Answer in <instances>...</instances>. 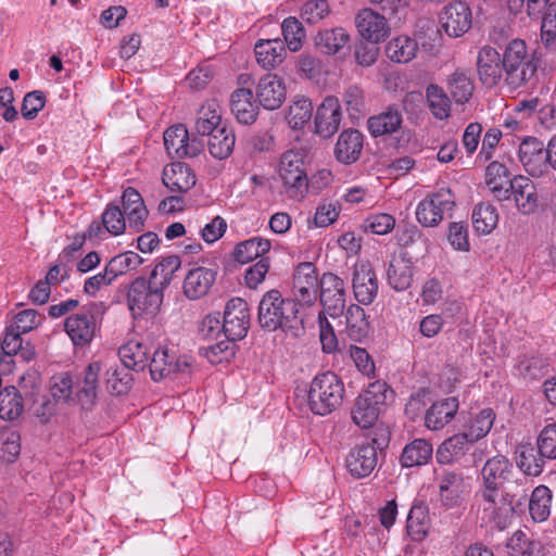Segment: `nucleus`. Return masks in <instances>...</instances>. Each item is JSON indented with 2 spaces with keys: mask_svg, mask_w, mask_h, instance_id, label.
Masks as SVG:
<instances>
[{
  "mask_svg": "<svg viewBox=\"0 0 556 556\" xmlns=\"http://www.w3.org/2000/svg\"><path fill=\"white\" fill-rule=\"evenodd\" d=\"M513 464L503 455L489 458L481 469L482 484L473 496L472 509L477 517L498 530L506 529L515 507L527 500L528 479L513 480Z\"/></svg>",
  "mask_w": 556,
  "mask_h": 556,
  "instance_id": "1",
  "label": "nucleus"
},
{
  "mask_svg": "<svg viewBox=\"0 0 556 556\" xmlns=\"http://www.w3.org/2000/svg\"><path fill=\"white\" fill-rule=\"evenodd\" d=\"M257 320L260 326L269 332L277 330L289 332L302 326L298 303L292 299L283 298L276 289L263 294L258 304Z\"/></svg>",
  "mask_w": 556,
  "mask_h": 556,
  "instance_id": "2",
  "label": "nucleus"
},
{
  "mask_svg": "<svg viewBox=\"0 0 556 556\" xmlns=\"http://www.w3.org/2000/svg\"><path fill=\"white\" fill-rule=\"evenodd\" d=\"M503 66L505 83L517 89L532 83L535 78L538 64L529 54L525 40L515 38L510 40L503 51Z\"/></svg>",
  "mask_w": 556,
  "mask_h": 556,
  "instance_id": "3",
  "label": "nucleus"
},
{
  "mask_svg": "<svg viewBox=\"0 0 556 556\" xmlns=\"http://www.w3.org/2000/svg\"><path fill=\"white\" fill-rule=\"evenodd\" d=\"M344 395V384L332 371L317 375L311 382L308 405L311 410L320 416L328 415L338 408Z\"/></svg>",
  "mask_w": 556,
  "mask_h": 556,
  "instance_id": "4",
  "label": "nucleus"
},
{
  "mask_svg": "<svg viewBox=\"0 0 556 556\" xmlns=\"http://www.w3.org/2000/svg\"><path fill=\"white\" fill-rule=\"evenodd\" d=\"M390 395H392V391L384 381L377 380L369 383L366 390L356 397L352 407L353 422L363 429L372 427Z\"/></svg>",
  "mask_w": 556,
  "mask_h": 556,
  "instance_id": "5",
  "label": "nucleus"
},
{
  "mask_svg": "<svg viewBox=\"0 0 556 556\" xmlns=\"http://www.w3.org/2000/svg\"><path fill=\"white\" fill-rule=\"evenodd\" d=\"M192 365V357L180 354L174 345H162L154 351L149 368L152 379L160 381L175 375H189Z\"/></svg>",
  "mask_w": 556,
  "mask_h": 556,
  "instance_id": "6",
  "label": "nucleus"
},
{
  "mask_svg": "<svg viewBox=\"0 0 556 556\" xmlns=\"http://www.w3.org/2000/svg\"><path fill=\"white\" fill-rule=\"evenodd\" d=\"M278 172L289 198H304L308 180L304 170L303 154L295 150L286 151L281 155Z\"/></svg>",
  "mask_w": 556,
  "mask_h": 556,
  "instance_id": "7",
  "label": "nucleus"
},
{
  "mask_svg": "<svg viewBox=\"0 0 556 556\" xmlns=\"http://www.w3.org/2000/svg\"><path fill=\"white\" fill-rule=\"evenodd\" d=\"M128 307L135 317L155 314L162 302L163 292L150 281L140 277L135 279L127 293Z\"/></svg>",
  "mask_w": 556,
  "mask_h": 556,
  "instance_id": "8",
  "label": "nucleus"
},
{
  "mask_svg": "<svg viewBox=\"0 0 556 556\" xmlns=\"http://www.w3.org/2000/svg\"><path fill=\"white\" fill-rule=\"evenodd\" d=\"M455 205L448 189H441L421 200L416 208V218L425 227L437 226L445 215H450Z\"/></svg>",
  "mask_w": 556,
  "mask_h": 556,
  "instance_id": "9",
  "label": "nucleus"
},
{
  "mask_svg": "<svg viewBox=\"0 0 556 556\" xmlns=\"http://www.w3.org/2000/svg\"><path fill=\"white\" fill-rule=\"evenodd\" d=\"M102 303H93L83 313L74 314L65 320V331L74 345H88L96 333L97 325L94 316L102 312Z\"/></svg>",
  "mask_w": 556,
  "mask_h": 556,
  "instance_id": "10",
  "label": "nucleus"
},
{
  "mask_svg": "<svg viewBox=\"0 0 556 556\" xmlns=\"http://www.w3.org/2000/svg\"><path fill=\"white\" fill-rule=\"evenodd\" d=\"M439 501L445 508L460 506L469 492V485L460 471L443 470L437 476Z\"/></svg>",
  "mask_w": 556,
  "mask_h": 556,
  "instance_id": "11",
  "label": "nucleus"
},
{
  "mask_svg": "<svg viewBox=\"0 0 556 556\" xmlns=\"http://www.w3.org/2000/svg\"><path fill=\"white\" fill-rule=\"evenodd\" d=\"M319 285V296L324 311L332 318L340 317L346 306L344 280L332 273H326L321 276Z\"/></svg>",
  "mask_w": 556,
  "mask_h": 556,
  "instance_id": "12",
  "label": "nucleus"
},
{
  "mask_svg": "<svg viewBox=\"0 0 556 556\" xmlns=\"http://www.w3.org/2000/svg\"><path fill=\"white\" fill-rule=\"evenodd\" d=\"M250 327L248 303L241 298H233L226 304L223 318V333L226 339H243Z\"/></svg>",
  "mask_w": 556,
  "mask_h": 556,
  "instance_id": "13",
  "label": "nucleus"
},
{
  "mask_svg": "<svg viewBox=\"0 0 556 556\" xmlns=\"http://www.w3.org/2000/svg\"><path fill=\"white\" fill-rule=\"evenodd\" d=\"M164 147L172 157H194L204 149L202 140L189 137L187 128L175 125L164 132Z\"/></svg>",
  "mask_w": 556,
  "mask_h": 556,
  "instance_id": "14",
  "label": "nucleus"
},
{
  "mask_svg": "<svg viewBox=\"0 0 556 556\" xmlns=\"http://www.w3.org/2000/svg\"><path fill=\"white\" fill-rule=\"evenodd\" d=\"M439 22L447 36L452 38L460 37L471 27L470 8L462 1L451 2L442 9Z\"/></svg>",
  "mask_w": 556,
  "mask_h": 556,
  "instance_id": "15",
  "label": "nucleus"
},
{
  "mask_svg": "<svg viewBox=\"0 0 556 556\" xmlns=\"http://www.w3.org/2000/svg\"><path fill=\"white\" fill-rule=\"evenodd\" d=\"M319 280L313 263H301L293 275V295L296 303L313 304L317 299Z\"/></svg>",
  "mask_w": 556,
  "mask_h": 556,
  "instance_id": "16",
  "label": "nucleus"
},
{
  "mask_svg": "<svg viewBox=\"0 0 556 556\" xmlns=\"http://www.w3.org/2000/svg\"><path fill=\"white\" fill-rule=\"evenodd\" d=\"M477 72L479 79L485 87L498 85L504 76L503 56L491 47L483 46L477 55Z\"/></svg>",
  "mask_w": 556,
  "mask_h": 556,
  "instance_id": "17",
  "label": "nucleus"
},
{
  "mask_svg": "<svg viewBox=\"0 0 556 556\" xmlns=\"http://www.w3.org/2000/svg\"><path fill=\"white\" fill-rule=\"evenodd\" d=\"M354 296L358 303L369 305L378 293V280L375 270L368 262L355 264L352 277Z\"/></svg>",
  "mask_w": 556,
  "mask_h": 556,
  "instance_id": "18",
  "label": "nucleus"
},
{
  "mask_svg": "<svg viewBox=\"0 0 556 556\" xmlns=\"http://www.w3.org/2000/svg\"><path fill=\"white\" fill-rule=\"evenodd\" d=\"M510 195L518 212L522 215H532L540 207V199L534 182L526 176H515L510 184Z\"/></svg>",
  "mask_w": 556,
  "mask_h": 556,
  "instance_id": "19",
  "label": "nucleus"
},
{
  "mask_svg": "<svg viewBox=\"0 0 556 556\" xmlns=\"http://www.w3.org/2000/svg\"><path fill=\"white\" fill-rule=\"evenodd\" d=\"M258 103L266 110H276L286 100L287 89L282 78L276 74H266L256 86Z\"/></svg>",
  "mask_w": 556,
  "mask_h": 556,
  "instance_id": "20",
  "label": "nucleus"
},
{
  "mask_svg": "<svg viewBox=\"0 0 556 556\" xmlns=\"http://www.w3.org/2000/svg\"><path fill=\"white\" fill-rule=\"evenodd\" d=\"M359 35L370 42L384 40L390 31L384 15H381L371 9L362 10L355 18Z\"/></svg>",
  "mask_w": 556,
  "mask_h": 556,
  "instance_id": "21",
  "label": "nucleus"
},
{
  "mask_svg": "<svg viewBox=\"0 0 556 556\" xmlns=\"http://www.w3.org/2000/svg\"><path fill=\"white\" fill-rule=\"evenodd\" d=\"M341 118L342 112L339 99L327 97L316 111V132L325 138L331 137L339 129Z\"/></svg>",
  "mask_w": 556,
  "mask_h": 556,
  "instance_id": "22",
  "label": "nucleus"
},
{
  "mask_svg": "<svg viewBox=\"0 0 556 556\" xmlns=\"http://www.w3.org/2000/svg\"><path fill=\"white\" fill-rule=\"evenodd\" d=\"M346 468L355 478L368 477L377 466V447L370 444H362L352 448L346 456Z\"/></svg>",
  "mask_w": 556,
  "mask_h": 556,
  "instance_id": "23",
  "label": "nucleus"
},
{
  "mask_svg": "<svg viewBox=\"0 0 556 556\" xmlns=\"http://www.w3.org/2000/svg\"><path fill=\"white\" fill-rule=\"evenodd\" d=\"M102 370V363L91 362L84 370L81 380L77 383V402L84 409L94 406L99 393V376Z\"/></svg>",
  "mask_w": 556,
  "mask_h": 556,
  "instance_id": "24",
  "label": "nucleus"
},
{
  "mask_svg": "<svg viewBox=\"0 0 556 556\" xmlns=\"http://www.w3.org/2000/svg\"><path fill=\"white\" fill-rule=\"evenodd\" d=\"M216 280V271L207 267H194L184 281V293L190 300H198L210 291Z\"/></svg>",
  "mask_w": 556,
  "mask_h": 556,
  "instance_id": "25",
  "label": "nucleus"
},
{
  "mask_svg": "<svg viewBox=\"0 0 556 556\" xmlns=\"http://www.w3.org/2000/svg\"><path fill=\"white\" fill-rule=\"evenodd\" d=\"M363 150V134L356 129L343 130L334 147L336 159L343 164L356 162Z\"/></svg>",
  "mask_w": 556,
  "mask_h": 556,
  "instance_id": "26",
  "label": "nucleus"
},
{
  "mask_svg": "<svg viewBox=\"0 0 556 556\" xmlns=\"http://www.w3.org/2000/svg\"><path fill=\"white\" fill-rule=\"evenodd\" d=\"M519 160L530 175L540 176L546 161V148L539 139L527 138L519 146Z\"/></svg>",
  "mask_w": 556,
  "mask_h": 556,
  "instance_id": "27",
  "label": "nucleus"
},
{
  "mask_svg": "<svg viewBox=\"0 0 556 556\" xmlns=\"http://www.w3.org/2000/svg\"><path fill=\"white\" fill-rule=\"evenodd\" d=\"M162 180L170 192L184 193L195 185L197 178L187 164L178 162L164 168Z\"/></svg>",
  "mask_w": 556,
  "mask_h": 556,
  "instance_id": "28",
  "label": "nucleus"
},
{
  "mask_svg": "<svg viewBox=\"0 0 556 556\" xmlns=\"http://www.w3.org/2000/svg\"><path fill=\"white\" fill-rule=\"evenodd\" d=\"M230 109L237 121L244 125L254 123L258 114V105L250 88H238L231 93Z\"/></svg>",
  "mask_w": 556,
  "mask_h": 556,
  "instance_id": "29",
  "label": "nucleus"
},
{
  "mask_svg": "<svg viewBox=\"0 0 556 556\" xmlns=\"http://www.w3.org/2000/svg\"><path fill=\"white\" fill-rule=\"evenodd\" d=\"M254 51L257 64L264 70L276 68L287 55L285 43L278 38L260 39L255 43Z\"/></svg>",
  "mask_w": 556,
  "mask_h": 556,
  "instance_id": "30",
  "label": "nucleus"
},
{
  "mask_svg": "<svg viewBox=\"0 0 556 556\" xmlns=\"http://www.w3.org/2000/svg\"><path fill=\"white\" fill-rule=\"evenodd\" d=\"M414 277V265L406 254L394 257L388 266L387 279L392 289L395 291L407 290Z\"/></svg>",
  "mask_w": 556,
  "mask_h": 556,
  "instance_id": "31",
  "label": "nucleus"
},
{
  "mask_svg": "<svg viewBox=\"0 0 556 556\" xmlns=\"http://www.w3.org/2000/svg\"><path fill=\"white\" fill-rule=\"evenodd\" d=\"M122 201L129 227L140 231L148 216L141 194L135 188L128 187L123 192Z\"/></svg>",
  "mask_w": 556,
  "mask_h": 556,
  "instance_id": "32",
  "label": "nucleus"
},
{
  "mask_svg": "<svg viewBox=\"0 0 556 556\" xmlns=\"http://www.w3.org/2000/svg\"><path fill=\"white\" fill-rule=\"evenodd\" d=\"M458 405L456 397H447L433 403L426 414V427L430 430L444 428L455 417Z\"/></svg>",
  "mask_w": 556,
  "mask_h": 556,
  "instance_id": "33",
  "label": "nucleus"
},
{
  "mask_svg": "<svg viewBox=\"0 0 556 556\" xmlns=\"http://www.w3.org/2000/svg\"><path fill=\"white\" fill-rule=\"evenodd\" d=\"M469 433H458L445 441L439 446L435 457L440 464H451L459 460L470 450L472 443Z\"/></svg>",
  "mask_w": 556,
  "mask_h": 556,
  "instance_id": "34",
  "label": "nucleus"
},
{
  "mask_svg": "<svg viewBox=\"0 0 556 556\" xmlns=\"http://www.w3.org/2000/svg\"><path fill=\"white\" fill-rule=\"evenodd\" d=\"M485 184L496 200L504 201L510 198L511 179L508 178L507 168L500 162L488 165Z\"/></svg>",
  "mask_w": 556,
  "mask_h": 556,
  "instance_id": "35",
  "label": "nucleus"
},
{
  "mask_svg": "<svg viewBox=\"0 0 556 556\" xmlns=\"http://www.w3.org/2000/svg\"><path fill=\"white\" fill-rule=\"evenodd\" d=\"M349 41L350 35L342 27L320 30L314 38L316 48L328 55L338 53Z\"/></svg>",
  "mask_w": 556,
  "mask_h": 556,
  "instance_id": "36",
  "label": "nucleus"
},
{
  "mask_svg": "<svg viewBox=\"0 0 556 556\" xmlns=\"http://www.w3.org/2000/svg\"><path fill=\"white\" fill-rule=\"evenodd\" d=\"M402 114L396 109L374 115L368 118L367 127L371 136L380 137L397 131L402 125Z\"/></svg>",
  "mask_w": 556,
  "mask_h": 556,
  "instance_id": "37",
  "label": "nucleus"
},
{
  "mask_svg": "<svg viewBox=\"0 0 556 556\" xmlns=\"http://www.w3.org/2000/svg\"><path fill=\"white\" fill-rule=\"evenodd\" d=\"M407 532L414 541H421L430 529L429 508L424 502H416L407 516Z\"/></svg>",
  "mask_w": 556,
  "mask_h": 556,
  "instance_id": "38",
  "label": "nucleus"
},
{
  "mask_svg": "<svg viewBox=\"0 0 556 556\" xmlns=\"http://www.w3.org/2000/svg\"><path fill=\"white\" fill-rule=\"evenodd\" d=\"M545 457L535 453L531 443H520L516 447V464L527 476L536 477L544 468Z\"/></svg>",
  "mask_w": 556,
  "mask_h": 556,
  "instance_id": "39",
  "label": "nucleus"
},
{
  "mask_svg": "<svg viewBox=\"0 0 556 556\" xmlns=\"http://www.w3.org/2000/svg\"><path fill=\"white\" fill-rule=\"evenodd\" d=\"M433 453L431 443L425 439H416L404 447L400 462L403 467L422 466L427 464Z\"/></svg>",
  "mask_w": 556,
  "mask_h": 556,
  "instance_id": "40",
  "label": "nucleus"
},
{
  "mask_svg": "<svg viewBox=\"0 0 556 556\" xmlns=\"http://www.w3.org/2000/svg\"><path fill=\"white\" fill-rule=\"evenodd\" d=\"M208 137L207 147L213 157L225 160L231 154L236 139L232 129L227 124L217 128Z\"/></svg>",
  "mask_w": 556,
  "mask_h": 556,
  "instance_id": "41",
  "label": "nucleus"
},
{
  "mask_svg": "<svg viewBox=\"0 0 556 556\" xmlns=\"http://www.w3.org/2000/svg\"><path fill=\"white\" fill-rule=\"evenodd\" d=\"M122 365L134 370H142L148 362V349L141 342L130 340L118 350Z\"/></svg>",
  "mask_w": 556,
  "mask_h": 556,
  "instance_id": "42",
  "label": "nucleus"
},
{
  "mask_svg": "<svg viewBox=\"0 0 556 556\" xmlns=\"http://www.w3.org/2000/svg\"><path fill=\"white\" fill-rule=\"evenodd\" d=\"M268 239L254 237L238 243L233 251V257L237 262L245 264L257 257H263L270 250Z\"/></svg>",
  "mask_w": 556,
  "mask_h": 556,
  "instance_id": "43",
  "label": "nucleus"
},
{
  "mask_svg": "<svg viewBox=\"0 0 556 556\" xmlns=\"http://www.w3.org/2000/svg\"><path fill=\"white\" fill-rule=\"evenodd\" d=\"M224 125L226 123L222 121L215 102H208L199 109L195 118V131L199 135L208 136Z\"/></svg>",
  "mask_w": 556,
  "mask_h": 556,
  "instance_id": "44",
  "label": "nucleus"
},
{
  "mask_svg": "<svg viewBox=\"0 0 556 556\" xmlns=\"http://www.w3.org/2000/svg\"><path fill=\"white\" fill-rule=\"evenodd\" d=\"M417 50L418 45L413 38L399 36L389 41L386 54L393 62L407 63L416 56Z\"/></svg>",
  "mask_w": 556,
  "mask_h": 556,
  "instance_id": "45",
  "label": "nucleus"
},
{
  "mask_svg": "<svg viewBox=\"0 0 556 556\" xmlns=\"http://www.w3.org/2000/svg\"><path fill=\"white\" fill-rule=\"evenodd\" d=\"M180 264V258L177 255L163 257L152 270L149 281L163 292L170 283L173 276L179 269Z\"/></svg>",
  "mask_w": 556,
  "mask_h": 556,
  "instance_id": "46",
  "label": "nucleus"
},
{
  "mask_svg": "<svg viewBox=\"0 0 556 556\" xmlns=\"http://www.w3.org/2000/svg\"><path fill=\"white\" fill-rule=\"evenodd\" d=\"M552 498V491L545 485H539L532 491L529 511L534 521L543 522L549 517Z\"/></svg>",
  "mask_w": 556,
  "mask_h": 556,
  "instance_id": "47",
  "label": "nucleus"
},
{
  "mask_svg": "<svg viewBox=\"0 0 556 556\" xmlns=\"http://www.w3.org/2000/svg\"><path fill=\"white\" fill-rule=\"evenodd\" d=\"M548 363L540 354H525L518 358L516 369L523 379L534 380L547 374Z\"/></svg>",
  "mask_w": 556,
  "mask_h": 556,
  "instance_id": "48",
  "label": "nucleus"
},
{
  "mask_svg": "<svg viewBox=\"0 0 556 556\" xmlns=\"http://www.w3.org/2000/svg\"><path fill=\"white\" fill-rule=\"evenodd\" d=\"M346 332L354 341H361L369 332V321L367 320L364 308L357 304L348 307L346 314Z\"/></svg>",
  "mask_w": 556,
  "mask_h": 556,
  "instance_id": "49",
  "label": "nucleus"
},
{
  "mask_svg": "<svg viewBox=\"0 0 556 556\" xmlns=\"http://www.w3.org/2000/svg\"><path fill=\"white\" fill-rule=\"evenodd\" d=\"M132 382L130 369L123 365H114L106 369L105 386L111 394L121 395L126 393Z\"/></svg>",
  "mask_w": 556,
  "mask_h": 556,
  "instance_id": "50",
  "label": "nucleus"
},
{
  "mask_svg": "<svg viewBox=\"0 0 556 556\" xmlns=\"http://www.w3.org/2000/svg\"><path fill=\"white\" fill-rule=\"evenodd\" d=\"M24 405L22 396L15 387H7L0 391V418L3 420H15L22 412Z\"/></svg>",
  "mask_w": 556,
  "mask_h": 556,
  "instance_id": "51",
  "label": "nucleus"
},
{
  "mask_svg": "<svg viewBox=\"0 0 556 556\" xmlns=\"http://www.w3.org/2000/svg\"><path fill=\"white\" fill-rule=\"evenodd\" d=\"M448 90L454 101L464 104L469 101L473 92V83L464 71H455L447 80Z\"/></svg>",
  "mask_w": 556,
  "mask_h": 556,
  "instance_id": "52",
  "label": "nucleus"
},
{
  "mask_svg": "<svg viewBox=\"0 0 556 556\" xmlns=\"http://www.w3.org/2000/svg\"><path fill=\"white\" fill-rule=\"evenodd\" d=\"M429 110L438 119H446L451 114V100L438 85H429L426 89Z\"/></svg>",
  "mask_w": 556,
  "mask_h": 556,
  "instance_id": "53",
  "label": "nucleus"
},
{
  "mask_svg": "<svg viewBox=\"0 0 556 556\" xmlns=\"http://www.w3.org/2000/svg\"><path fill=\"white\" fill-rule=\"evenodd\" d=\"M498 223L496 208L489 203L478 204L472 212V224L480 233H490Z\"/></svg>",
  "mask_w": 556,
  "mask_h": 556,
  "instance_id": "54",
  "label": "nucleus"
},
{
  "mask_svg": "<svg viewBox=\"0 0 556 556\" xmlns=\"http://www.w3.org/2000/svg\"><path fill=\"white\" fill-rule=\"evenodd\" d=\"M143 263L142 257L132 251H127L118 254L110 260L106 264L110 277L114 280L126 273L136 269Z\"/></svg>",
  "mask_w": 556,
  "mask_h": 556,
  "instance_id": "55",
  "label": "nucleus"
},
{
  "mask_svg": "<svg viewBox=\"0 0 556 556\" xmlns=\"http://www.w3.org/2000/svg\"><path fill=\"white\" fill-rule=\"evenodd\" d=\"M313 103L305 98L298 99L289 106L286 119L293 129H301L309 122L313 114Z\"/></svg>",
  "mask_w": 556,
  "mask_h": 556,
  "instance_id": "56",
  "label": "nucleus"
},
{
  "mask_svg": "<svg viewBox=\"0 0 556 556\" xmlns=\"http://www.w3.org/2000/svg\"><path fill=\"white\" fill-rule=\"evenodd\" d=\"M50 391L56 402L72 403L73 397V378L68 372H61L51 378Z\"/></svg>",
  "mask_w": 556,
  "mask_h": 556,
  "instance_id": "57",
  "label": "nucleus"
},
{
  "mask_svg": "<svg viewBox=\"0 0 556 556\" xmlns=\"http://www.w3.org/2000/svg\"><path fill=\"white\" fill-rule=\"evenodd\" d=\"M285 42L292 52L301 49L303 39L305 38V30L302 24L295 17H287L281 25Z\"/></svg>",
  "mask_w": 556,
  "mask_h": 556,
  "instance_id": "58",
  "label": "nucleus"
},
{
  "mask_svg": "<svg viewBox=\"0 0 556 556\" xmlns=\"http://www.w3.org/2000/svg\"><path fill=\"white\" fill-rule=\"evenodd\" d=\"M21 453V435L14 430H3L0 435V459L10 464Z\"/></svg>",
  "mask_w": 556,
  "mask_h": 556,
  "instance_id": "59",
  "label": "nucleus"
},
{
  "mask_svg": "<svg viewBox=\"0 0 556 556\" xmlns=\"http://www.w3.org/2000/svg\"><path fill=\"white\" fill-rule=\"evenodd\" d=\"M343 102L352 119H358L365 114V97L359 87L350 86L343 93Z\"/></svg>",
  "mask_w": 556,
  "mask_h": 556,
  "instance_id": "60",
  "label": "nucleus"
},
{
  "mask_svg": "<svg viewBox=\"0 0 556 556\" xmlns=\"http://www.w3.org/2000/svg\"><path fill=\"white\" fill-rule=\"evenodd\" d=\"M126 215L117 205L110 204L102 214L104 229L113 235H122L126 228Z\"/></svg>",
  "mask_w": 556,
  "mask_h": 556,
  "instance_id": "61",
  "label": "nucleus"
},
{
  "mask_svg": "<svg viewBox=\"0 0 556 556\" xmlns=\"http://www.w3.org/2000/svg\"><path fill=\"white\" fill-rule=\"evenodd\" d=\"M539 453L547 459H556V422L546 425L536 440Z\"/></svg>",
  "mask_w": 556,
  "mask_h": 556,
  "instance_id": "62",
  "label": "nucleus"
},
{
  "mask_svg": "<svg viewBox=\"0 0 556 556\" xmlns=\"http://www.w3.org/2000/svg\"><path fill=\"white\" fill-rule=\"evenodd\" d=\"M495 414L491 408L482 409L472 420L469 427V435L471 440L478 441L485 437L494 422Z\"/></svg>",
  "mask_w": 556,
  "mask_h": 556,
  "instance_id": "63",
  "label": "nucleus"
},
{
  "mask_svg": "<svg viewBox=\"0 0 556 556\" xmlns=\"http://www.w3.org/2000/svg\"><path fill=\"white\" fill-rule=\"evenodd\" d=\"M329 12L327 0H307L301 9V16L307 23L315 24L326 17Z\"/></svg>",
  "mask_w": 556,
  "mask_h": 556,
  "instance_id": "64",
  "label": "nucleus"
}]
</instances>
